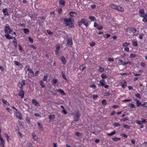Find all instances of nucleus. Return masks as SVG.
Here are the masks:
<instances>
[{"mask_svg": "<svg viewBox=\"0 0 147 147\" xmlns=\"http://www.w3.org/2000/svg\"><path fill=\"white\" fill-rule=\"evenodd\" d=\"M129 45V43H127V42H125L123 44H122V46H124V47H126L128 45Z\"/></svg>", "mask_w": 147, "mask_h": 147, "instance_id": "57", "label": "nucleus"}, {"mask_svg": "<svg viewBox=\"0 0 147 147\" xmlns=\"http://www.w3.org/2000/svg\"><path fill=\"white\" fill-rule=\"evenodd\" d=\"M34 115L35 116L37 117H41V115L39 114L38 113H35L34 114Z\"/></svg>", "mask_w": 147, "mask_h": 147, "instance_id": "54", "label": "nucleus"}, {"mask_svg": "<svg viewBox=\"0 0 147 147\" xmlns=\"http://www.w3.org/2000/svg\"><path fill=\"white\" fill-rule=\"evenodd\" d=\"M38 125V127L40 129H43V128L42 127V125L40 124V123L39 122H38L37 123Z\"/></svg>", "mask_w": 147, "mask_h": 147, "instance_id": "52", "label": "nucleus"}, {"mask_svg": "<svg viewBox=\"0 0 147 147\" xmlns=\"http://www.w3.org/2000/svg\"><path fill=\"white\" fill-rule=\"evenodd\" d=\"M74 14H76V12L71 11V12H70L69 13V15L71 17H73L74 16Z\"/></svg>", "mask_w": 147, "mask_h": 147, "instance_id": "38", "label": "nucleus"}, {"mask_svg": "<svg viewBox=\"0 0 147 147\" xmlns=\"http://www.w3.org/2000/svg\"><path fill=\"white\" fill-rule=\"evenodd\" d=\"M133 45L135 46H137L138 45V42L137 41H132Z\"/></svg>", "mask_w": 147, "mask_h": 147, "instance_id": "44", "label": "nucleus"}, {"mask_svg": "<svg viewBox=\"0 0 147 147\" xmlns=\"http://www.w3.org/2000/svg\"><path fill=\"white\" fill-rule=\"evenodd\" d=\"M113 125L115 127H119L121 126V124L117 122H115L113 123Z\"/></svg>", "mask_w": 147, "mask_h": 147, "instance_id": "36", "label": "nucleus"}, {"mask_svg": "<svg viewBox=\"0 0 147 147\" xmlns=\"http://www.w3.org/2000/svg\"><path fill=\"white\" fill-rule=\"evenodd\" d=\"M111 35L110 34H106L103 35L104 38H108L110 37Z\"/></svg>", "mask_w": 147, "mask_h": 147, "instance_id": "50", "label": "nucleus"}, {"mask_svg": "<svg viewBox=\"0 0 147 147\" xmlns=\"http://www.w3.org/2000/svg\"><path fill=\"white\" fill-rule=\"evenodd\" d=\"M58 12L59 15H61L62 14L63 9L61 7H60L58 9Z\"/></svg>", "mask_w": 147, "mask_h": 147, "instance_id": "30", "label": "nucleus"}, {"mask_svg": "<svg viewBox=\"0 0 147 147\" xmlns=\"http://www.w3.org/2000/svg\"><path fill=\"white\" fill-rule=\"evenodd\" d=\"M147 17H143L142 21L143 22L145 23L147 22Z\"/></svg>", "mask_w": 147, "mask_h": 147, "instance_id": "59", "label": "nucleus"}, {"mask_svg": "<svg viewBox=\"0 0 147 147\" xmlns=\"http://www.w3.org/2000/svg\"><path fill=\"white\" fill-rule=\"evenodd\" d=\"M98 97V96L97 95H94L93 96V98L94 100H96Z\"/></svg>", "mask_w": 147, "mask_h": 147, "instance_id": "58", "label": "nucleus"}, {"mask_svg": "<svg viewBox=\"0 0 147 147\" xmlns=\"http://www.w3.org/2000/svg\"><path fill=\"white\" fill-rule=\"evenodd\" d=\"M18 94L20 96L21 98H24L25 94V92L23 89H20Z\"/></svg>", "mask_w": 147, "mask_h": 147, "instance_id": "6", "label": "nucleus"}, {"mask_svg": "<svg viewBox=\"0 0 147 147\" xmlns=\"http://www.w3.org/2000/svg\"><path fill=\"white\" fill-rule=\"evenodd\" d=\"M104 70V68L103 67H100L98 69V72L101 73L103 72Z\"/></svg>", "mask_w": 147, "mask_h": 147, "instance_id": "29", "label": "nucleus"}, {"mask_svg": "<svg viewBox=\"0 0 147 147\" xmlns=\"http://www.w3.org/2000/svg\"><path fill=\"white\" fill-rule=\"evenodd\" d=\"M1 130L0 129V146L1 147H5V142L3 139L2 138L1 136Z\"/></svg>", "mask_w": 147, "mask_h": 147, "instance_id": "5", "label": "nucleus"}, {"mask_svg": "<svg viewBox=\"0 0 147 147\" xmlns=\"http://www.w3.org/2000/svg\"><path fill=\"white\" fill-rule=\"evenodd\" d=\"M117 6V5H115L114 4H111L109 5L110 7H111L112 9H115V10L116 9Z\"/></svg>", "mask_w": 147, "mask_h": 147, "instance_id": "25", "label": "nucleus"}, {"mask_svg": "<svg viewBox=\"0 0 147 147\" xmlns=\"http://www.w3.org/2000/svg\"><path fill=\"white\" fill-rule=\"evenodd\" d=\"M134 28L132 27H131L130 28H129V32L130 33H131L132 32L133 33V32L134 30Z\"/></svg>", "mask_w": 147, "mask_h": 147, "instance_id": "35", "label": "nucleus"}, {"mask_svg": "<svg viewBox=\"0 0 147 147\" xmlns=\"http://www.w3.org/2000/svg\"><path fill=\"white\" fill-rule=\"evenodd\" d=\"M136 122L137 124L139 125H141L142 124V121H140L139 120H136Z\"/></svg>", "mask_w": 147, "mask_h": 147, "instance_id": "39", "label": "nucleus"}, {"mask_svg": "<svg viewBox=\"0 0 147 147\" xmlns=\"http://www.w3.org/2000/svg\"><path fill=\"white\" fill-rule=\"evenodd\" d=\"M129 106L131 107L132 108H136L135 105L133 104H130L129 105Z\"/></svg>", "mask_w": 147, "mask_h": 147, "instance_id": "61", "label": "nucleus"}, {"mask_svg": "<svg viewBox=\"0 0 147 147\" xmlns=\"http://www.w3.org/2000/svg\"><path fill=\"white\" fill-rule=\"evenodd\" d=\"M73 43V41L71 38H69L67 40V44L68 45L72 46Z\"/></svg>", "mask_w": 147, "mask_h": 147, "instance_id": "15", "label": "nucleus"}, {"mask_svg": "<svg viewBox=\"0 0 147 147\" xmlns=\"http://www.w3.org/2000/svg\"><path fill=\"white\" fill-rule=\"evenodd\" d=\"M105 80H101L99 81V82L101 84V86H102L105 85Z\"/></svg>", "mask_w": 147, "mask_h": 147, "instance_id": "28", "label": "nucleus"}, {"mask_svg": "<svg viewBox=\"0 0 147 147\" xmlns=\"http://www.w3.org/2000/svg\"><path fill=\"white\" fill-rule=\"evenodd\" d=\"M86 67L84 65H81L79 67V69L81 70H83L86 69Z\"/></svg>", "mask_w": 147, "mask_h": 147, "instance_id": "31", "label": "nucleus"}, {"mask_svg": "<svg viewBox=\"0 0 147 147\" xmlns=\"http://www.w3.org/2000/svg\"><path fill=\"white\" fill-rule=\"evenodd\" d=\"M112 139L114 141H118V140H120V138H112Z\"/></svg>", "mask_w": 147, "mask_h": 147, "instance_id": "53", "label": "nucleus"}, {"mask_svg": "<svg viewBox=\"0 0 147 147\" xmlns=\"http://www.w3.org/2000/svg\"><path fill=\"white\" fill-rule=\"evenodd\" d=\"M48 76L47 74L46 75H45L44 76V78H43V80L44 81H46L47 80V77Z\"/></svg>", "mask_w": 147, "mask_h": 147, "instance_id": "51", "label": "nucleus"}, {"mask_svg": "<svg viewBox=\"0 0 147 147\" xmlns=\"http://www.w3.org/2000/svg\"><path fill=\"white\" fill-rule=\"evenodd\" d=\"M28 39L30 43H33L34 41H33V40L32 38L31 37H29L28 38Z\"/></svg>", "mask_w": 147, "mask_h": 147, "instance_id": "43", "label": "nucleus"}, {"mask_svg": "<svg viewBox=\"0 0 147 147\" xmlns=\"http://www.w3.org/2000/svg\"><path fill=\"white\" fill-rule=\"evenodd\" d=\"M81 21V23H82V24H83L86 27H87L88 26V22L85 19H82Z\"/></svg>", "mask_w": 147, "mask_h": 147, "instance_id": "9", "label": "nucleus"}, {"mask_svg": "<svg viewBox=\"0 0 147 147\" xmlns=\"http://www.w3.org/2000/svg\"><path fill=\"white\" fill-rule=\"evenodd\" d=\"M116 10L121 12H123L124 11V9L120 6H117Z\"/></svg>", "mask_w": 147, "mask_h": 147, "instance_id": "16", "label": "nucleus"}, {"mask_svg": "<svg viewBox=\"0 0 147 147\" xmlns=\"http://www.w3.org/2000/svg\"><path fill=\"white\" fill-rule=\"evenodd\" d=\"M23 30L24 33L26 34H28L30 32L29 30L27 28L24 29Z\"/></svg>", "mask_w": 147, "mask_h": 147, "instance_id": "33", "label": "nucleus"}, {"mask_svg": "<svg viewBox=\"0 0 147 147\" xmlns=\"http://www.w3.org/2000/svg\"><path fill=\"white\" fill-rule=\"evenodd\" d=\"M14 63L16 65L18 66V67L21 66V68L22 67V64L18 62V61H14Z\"/></svg>", "mask_w": 147, "mask_h": 147, "instance_id": "23", "label": "nucleus"}, {"mask_svg": "<svg viewBox=\"0 0 147 147\" xmlns=\"http://www.w3.org/2000/svg\"><path fill=\"white\" fill-rule=\"evenodd\" d=\"M135 96L137 98H140L141 97L140 94L139 93H137L135 95Z\"/></svg>", "mask_w": 147, "mask_h": 147, "instance_id": "56", "label": "nucleus"}, {"mask_svg": "<svg viewBox=\"0 0 147 147\" xmlns=\"http://www.w3.org/2000/svg\"><path fill=\"white\" fill-rule=\"evenodd\" d=\"M15 115L16 117L20 120L22 119V115L21 113L18 111H17L16 112Z\"/></svg>", "mask_w": 147, "mask_h": 147, "instance_id": "7", "label": "nucleus"}, {"mask_svg": "<svg viewBox=\"0 0 147 147\" xmlns=\"http://www.w3.org/2000/svg\"><path fill=\"white\" fill-rule=\"evenodd\" d=\"M140 16L142 17H147V14L145 13L144 10L143 9H140L139 11Z\"/></svg>", "mask_w": 147, "mask_h": 147, "instance_id": "4", "label": "nucleus"}, {"mask_svg": "<svg viewBox=\"0 0 147 147\" xmlns=\"http://www.w3.org/2000/svg\"><path fill=\"white\" fill-rule=\"evenodd\" d=\"M9 34H5V36L6 37L7 39H10V36L9 35Z\"/></svg>", "mask_w": 147, "mask_h": 147, "instance_id": "42", "label": "nucleus"}, {"mask_svg": "<svg viewBox=\"0 0 147 147\" xmlns=\"http://www.w3.org/2000/svg\"><path fill=\"white\" fill-rule=\"evenodd\" d=\"M2 11H3V14L4 16H9V15L8 13V10L7 8H5L3 9L2 10Z\"/></svg>", "mask_w": 147, "mask_h": 147, "instance_id": "13", "label": "nucleus"}, {"mask_svg": "<svg viewBox=\"0 0 147 147\" xmlns=\"http://www.w3.org/2000/svg\"><path fill=\"white\" fill-rule=\"evenodd\" d=\"M49 119L51 121L54 120L55 118V116L54 115H50L48 116Z\"/></svg>", "mask_w": 147, "mask_h": 147, "instance_id": "21", "label": "nucleus"}, {"mask_svg": "<svg viewBox=\"0 0 147 147\" xmlns=\"http://www.w3.org/2000/svg\"><path fill=\"white\" fill-rule=\"evenodd\" d=\"M80 113L78 111H77L76 112V114L74 115V120L76 121H78L80 118Z\"/></svg>", "mask_w": 147, "mask_h": 147, "instance_id": "8", "label": "nucleus"}, {"mask_svg": "<svg viewBox=\"0 0 147 147\" xmlns=\"http://www.w3.org/2000/svg\"><path fill=\"white\" fill-rule=\"evenodd\" d=\"M136 56V55L135 54H131L130 55L129 57L130 58H132L133 57H135Z\"/></svg>", "mask_w": 147, "mask_h": 147, "instance_id": "60", "label": "nucleus"}, {"mask_svg": "<svg viewBox=\"0 0 147 147\" xmlns=\"http://www.w3.org/2000/svg\"><path fill=\"white\" fill-rule=\"evenodd\" d=\"M136 102V105L138 107H140L141 106H142V104L141 102L139 100L136 99L134 100Z\"/></svg>", "mask_w": 147, "mask_h": 147, "instance_id": "17", "label": "nucleus"}, {"mask_svg": "<svg viewBox=\"0 0 147 147\" xmlns=\"http://www.w3.org/2000/svg\"><path fill=\"white\" fill-rule=\"evenodd\" d=\"M57 81L58 80L57 79H53L51 82L52 84L54 86H55Z\"/></svg>", "mask_w": 147, "mask_h": 147, "instance_id": "24", "label": "nucleus"}, {"mask_svg": "<svg viewBox=\"0 0 147 147\" xmlns=\"http://www.w3.org/2000/svg\"><path fill=\"white\" fill-rule=\"evenodd\" d=\"M33 138L34 141H36L38 140V137L34 133H33L32 134Z\"/></svg>", "mask_w": 147, "mask_h": 147, "instance_id": "22", "label": "nucleus"}, {"mask_svg": "<svg viewBox=\"0 0 147 147\" xmlns=\"http://www.w3.org/2000/svg\"><path fill=\"white\" fill-rule=\"evenodd\" d=\"M2 102L4 104H5L6 105H8V106L10 105L9 103L6 100H5L3 99L2 100Z\"/></svg>", "mask_w": 147, "mask_h": 147, "instance_id": "26", "label": "nucleus"}, {"mask_svg": "<svg viewBox=\"0 0 147 147\" xmlns=\"http://www.w3.org/2000/svg\"><path fill=\"white\" fill-rule=\"evenodd\" d=\"M4 31L6 34H10L13 31V30L10 28L9 25L6 24L4 28Z\"/></svg>", "mask_w": 147, "mask_h": 147, "instance_id": "3", "label": "nucleus"}, {"mask_svg": "<svg viewBox=\"0 0 147 147\" xmlns=\"http://www.w3.org/2000/svg\"><path fill=\"white\" fill-rule=\"evenodd\" d=\"M119 62H120V63H121V65H125V62L123 61L122 60L119 59Z\"/></svg>", "mask_w": 147, "mask_h": 147, "instance_id": "40", "label": "nucleus"}, {"mask_svg": "<svg viewBox=\"0 0 147 147\" xmlns=\"http://www.w3.org/2000/svg\"><path fill=\"white\" fill-rule=\"evenodd\" d=\"M129 120V118L128 117H127L121 119H120V121H125L127 120Z\"/></svg>", "mask_w": 147, "mask_h": 147, "instance_id": "41", "label": "nucleus"}, {"mask_svg": "<svg viewBox=\"0 0 147 147\" xmlns=\"http://www.w3.org/2000/svg\"><path fill=\"white\" fill-rule=\"evenodd\" d=\"M142 123H144L147 122V119H144V118H142L141 119Z\"/></svg>", "mask_w": 147, "mask_h": 147, "instance_id": "55", "label": "nucleus"}, {"mask_svg": "<svg viewBox=\"0 0 147 147\" xmlns=\"http://www.w3.org/2000/svg\"><path fill=\"white\" fill-rule=\"evenodd\" d=\"M116 132L115 131H114L112 132L111 133H107V135L109 136H111L115 135L116 134Z\"/></svg>", "mask_w": 147, "mask_h": 147, "instance_id": "37", "label": "nucleus"}, {"mask_svg": "<svg viewBox=\"0 0 147 147\" xmlns=\"http://www.w3.org/2000/svg\"><path fill=\"white\" fill-rule=\"evenodd\" d=\"M74 20L72 18H69L68 19L64 18L63 20L64 24L65 26H68L69 28H74L75 27L72 22Z\"/></svg>", "mask_w": 147, "mask_h": 147, "instance_id": "1", "label": "nucleus"}, {"mask_svg": "<svg viewBox=\"0 0 147 147\" xmlns=\"http://www.w3.org/2000/svg\"><path fill=\"white\" fill-rule=\"evenodd\" d=\"M90 87L93 89H95L96 87V86L95 84H93L92 85H91L90 86Z\"/></svg>", "mask_w": 147, "mask_h": 147, "instance_id": "49", "label": "nucleus"}, {"mask_svg": "<svg viewBox=\"0 0 147 147\" xmlns=\"http://www.w3.org/2000/svg\"><path fill=\"white\" fill-rule=\"evenodd\" d=\"M32 103L36 107H39L40 105L37 101L34 99H33L32 100Z\"/></svg>", "mask_w": 147, "mask_h": 147, "instance_id": "10", "label": "nucleus"}, {"mask_svg": "<svg viewBox=\"0 0 147 147\" xmlns=\"http://www.w3.org/2000/svg\"><path fill=\"white\" fill-rule=\"evenodd\" d=\"M123 127L126 129H129L130 128V127L129 126L127 125H126L125 124H123Z\"/></svg>", "mask_w": 147, "mask_h": 147, "instance_id": "48", "label": "nucleus"}, {"mask_svg": "<svg viewBox=\"0 0 147 147\" xmlns=\"http://www.w3.org/2000/svg\"><path fill=\"white\" fill-rule=\"evenodd\" d=\"M121 85L123 88H125L127 86V82L125 81H123L121 82Z\"/></svg>", "mask_w": 147, "mask_h": 147, "instance_id": "14", "label": "nucleus"}, {"mask_svg": "<svg viewBox=\"0 0 147 147\" xmlns=\"http://www.w3.org/2000/svg\"><path fill=\"white\" fill-rule=\"evenodd\" d=\"M26 84V80H22L21 81H19L18 83V85L20 89H23V87Z\"/></svg>", "mask_w": 147, "mask_h": 147, "instance_id": "2", "label": "nucleus"}, {"mask_svg": "<svg viewBox=\"0 0 147 147\" xmlns=\"http://www.w3.org/2000/svg\"><path fill=\"white\" fill-rule=\"evenodd\" d=\"M55 91L59 92L60 94L63 96H65L66 95V93L64 92V90L61 89H57L55 90Z\"/></svg>", "mask_w": 147, "mask_h": 147, "instance_id": "12", "label": "nucleus"}, {"mask_svg": "<svg viewBox=\"0 0 147 147\" xmlns=\"http://www.w3.org/2000/svg\"><path fill=\"white\" fill-rule=\"evenodd\" d=\"M59 5H61L63 7L65 6V3L64 0H60L59 1Z\"/></svg>", "mask_w": 147, "mask_h": 147, "instance_id": "18", "label": "nucleus"}, {"mask_svg": "<svg viewBox=\"0 0 147 147\" xmlns=\"http://www.w3.org/2000/svg\"><path fill=\"white\" fill-rule=\"evenodd\" d=\"M89 18L91 21H94L96 20V18L93 16H90Z\"/></svg>", "mask_w": 147, "mask_h": 147, "instance_id": "34", "label": "nucleus"}, {"mask_svg": "<svg viewBox=\"0 0 147 147\" xmlns=\"http://www.w3.org/2000/svg\"><path fill=\"white\" fill-rule=\"evenodd\" d=\"M133 33L134 35L135 36H136L139 34V31L137 30L135 28H134V30Z\"/></svg>", "mask_w": 147, "mask_h": 147, "instance_id": "27", "label": "nucleus"}, {"mask_svg": "<svg viewBox=\"0 0 147 147\" xmlns=\"http://www.w3.org/2000/svg\"><path fill=\"white\" fill-rule=\"evenodd\" d=\"M142 106L147 107V102H145L144 104H142Z\"/></svg>", "mask_w": 147, "mask_h": 147, "instance_id": "64", "label": "nucleus"}, {"mask_svg": "<svg viewBox=\"0 0 147 147\" xmlns=\"http://www.w3.org/2000/svg\"><path fill=\"white\" fill-rule=\"evenodd\" d=\"M101 77L102 79H105L107 77L104 74H101Z\"/></svg>", "mask_w": 147, "mask_h": 147, "instance_id": "45", "label": "nucleus"}, {"mask_svg": "<svg viewBox=\"0 0 147 147\" xmlns=\"http://www.w3.org/2000/svg\"><path fill=\"white\" fill-rule=\"evenodd\" d=\"M40 84L42 88H44L45 86L44 83L42 80L40 81Z\"/></svg>", "mask_w": 147, "mask_h": 147, "instance_id": "32", "label": "nucleus"}, {"mask_svg": "<svg viewBox=\"0 0 147 147\" xmlns=\"http://www.w3.org/2000/svg\"><path fill=\"white\" fill-rule=\"evenodd\" d=\"M5 137L7 140V141L9 142V140L10 139L9 136L6 134H5Z\"/></svg>", "mask_w": 147, "mask_h": 147, "instance_id": "47", "label": "nucleus"}, {"mask_svg": "<svg viewBox=\"0 0 147 147\" xmlns=\"http://www.w3.org/2000/svg\"><path fill=\"white\" fill-rule=\"evenodd\" d=\"M144 35L143 34H140L139 36V38L140 39H142Z\"/></svg>", "mask_w": 147, "mask_h": 147, "instance_id": "46", "label": "nucleus"}, {"mask_svg": "<svg viewBox=\"0 0 147 147\" xmlns=\"http://www.w3.org/2000/svg\"><path fill=\"white\" fill-rule=\"evenodd\" d=\"M102 105H105L107 104V102L105 100H103L102 101Z\"/></svg>", "mask_w": 147, "mask_h": 147, "instance_id": "62", "label": "nucleus"}, {"mask_svg": "<svg viewBox=\"0 0 147 147\" xmlns=\"http://www.w3.org/2000/svg\"><path fill=\"white\" fill-rule=\"evenodd\" d=\"M60 47L59 44L57 45H56V49L55 51V54L56 55H57L59 54L60 49Z\"/></svg>", "mask_w": 147, "mask_h": 147, "instance_id": "11", "label": "nucleus"}, {"mask_svg": "<svg viewBox=\"0 0 147 147\" xmlns=\"http://www.w3.org/2000/svg\"><path fill=\"white\" fill-rule=\"evenodd\" d=\"M14 40L13 41V45L14 46L15 48L17 47V40L16 38V37H14L13 38Z\"/></svg>", "mask_w": 147, "mask_h": 147, "instance_id": "19", "label": "nucleus"}, {"mask_svg": "<svg viewBox=\"0 0 147 147\" xmlns=\"http://www.w3.org/2000/svg\"><path fill=\"white\" fill-rule=\"evenodd\" d=\"M39 71H36V72L35 73L34 76H38V74H39Z\"/></svg>", "mask_w": 147, "mask_h": 147, "instance_id": "63", "label": "nucleus"}, {"mask_svg": "<svg viewBox=\"0 0 147 147\" xmlns=\"http://www.w3.org/2000/svg\"><path fill=\"white\" fill-rule=\"evenodd\" d=\"M61 59L64 65H65L66 63V61L65 57L64 56H62L61 57Z\"/></svg>", "mask_w": 147, "mask_h": 147, "instance_id": "20", "label": "nucleus"}]
</instances>
